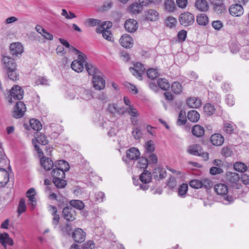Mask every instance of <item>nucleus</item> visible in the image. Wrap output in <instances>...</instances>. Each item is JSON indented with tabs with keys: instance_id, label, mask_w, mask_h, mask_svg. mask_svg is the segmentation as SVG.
<instances>
[{
	"instance_id": "obj_1",
	"label": "nucleus",
	"mask_w": 249,
	"mask_h": 249,
	"mask_svg": "<svg viewBox=\"0 0 249 249\" xmlns=\"http://www.w3.org/2000/svg\"><path fill=\"white\" fill-rule=\"evenodd\" d=\"M214 191L218 195L222 196L224 199L231 203L233 201L235 196L231 195L230 189H229L227 185L224 184L220 183L215 185Z\"/></svg>"
},
{
	"instance_id": "obj_2",
	"label": "nucleus",
	"mask_w": 249,
	"mask_h": 249,
	"mask_svg": "<svg viewBox=\"0 0 249 249\" xmlns=\"http://www.w3.org/2000/svg\"><path fill=\"white\" fill-rule=\"evenodd\" d=\"M24 91L18 85H14L9 91V95L7 97L9 103H12V99L20 100L23 98Z\"/></svg>"
},
{
	"instance_id": "obj_3",
	"label": "nucleus",
	"mask_w": 249,
	"mask_h": 249,
	"mask_svg": "<svg viewBox=\"0 0 249 249\" xmlns=\"http://www.w3.org/2000/svg\"><path fill=\"white\" fill-rule=\"evenodd\" d=\"M9 52L12 57L16 59L20 57L24 52V47L21 43H12L9 46Z\"/></svg>"
},
{
	"instance_id": "obj_4",
	"label": "nucleus",
	"mask_w": 249,
	"mask_h": 249,
	"mask_svg": "<svg viewBox=\"0 0 249 249\" xmlns=\"http://www.w3.org/2000/svg\"><path fill=\"white\" fill-rule=\"evenodd\" d=\"M134 67H130L129 70L132 74L140 80H142V74L145 73L146 69L144 65L141 63L137 62L134 65Z\"/></svg>"
},
{
	"instance_id": "obj_5",
	"label": "nucleus",
	"mask_w": 249,
	"mask_h": 249,
	"mask_svg": "<svg viewBox=\"0 0 249 249\" xmlns=\"http://www.w3.org/2000/svg\"><path fill=\"white\" fill-rule=\"evenodd\" d=\"M178 20L181 25L187 27L193 24L195 22V17L191 13L184 12L179 15Z\"/></svg>"
},
{
	"instance_id": "obj_6",
	"label": "nucleus",
	"mask_w": 249,
	"mask_h": 249,
	"mask_svg": "<svg viewBox=\"0 0 249 249\" xmlns=\"http://www.w3.org/2000/svg\"><path fill=\"white\" fill-rule=\"evenodd\" d=\"M26 110L25 104L22 101H18L13 108V117L19 119L23 116Z\"/></svg>"
},
{
	"instance_id": "obj_7",
	"label": "nucleus",
	"mask_w": 249,
	"mask_h": 249,
	"mask_svg": "<svg viewBox=\"0 0 249 249\" xmlns=\"http://www.w3.org/2000/svg\"><path fill=\"white\" fill-rule=\"evenodd\" d=\"M62 215L67 222H71L75 219L76 213L73 208L67 205L63 209Z\"/></svg>"
},
{
	"instance_id": "obj_8",
	"label": "nucleus",
	"mask_w": 249,
	"mask_h": 249,
	"mask_svg": "<svg viewBox=\"0 0 249 249\" xmlns=\"http://www.w3.org/2000/svg\"><path fill=\"white\" fill-rule=\"evenodd\" d=\"M239 179L240 177L237 173L228 172L226 174L225 181L228 184L232 187L237 185ZM236 188H238L237 186Z\"/></svg>"
},
{
	"instance_id": "obj_9",
	"label": "nucleus",
	"mask_w": 249,
	"mask_h": 249,
	"mask_svg": "<svg viewBox=\"0 0 249 249\" xmlns=\"http://www.w3.org/2000/svg\"><path fill=\"white\" fill-rule=\"evenodd\" d=\"M72 238L75 242L82 243L86 239V233L81 228H76L71 233Z\"/></svg>"
},
{
	"instance_id": "obj_10",
	"label": "nucleus",
	"mask_w": 249,
	"mask_h": 249,
	"mask_svg": "<svg viewBox=\"0 0 249 249\" xmlns=\"http://www.w3.org/2000/svg\"><path fill=\"white\" fill-rule=\"evenodd\" d=\"M1 56L2 57V62L6 71L12 70V69H16V67H17V64L15 61L16 59L5 54H2Z\"/></svg>"
},
{
	"instance_id": "obj_11",
	"label": "nucleus",
	"mask_w": 249,
	"mask_h": 249,
	"mask_svg": "<svg viewBox=\"0 0 249 249\" xmlns=\"http://www.w3.org/2000/svg\"><path fill=\"white\" fill-rule=\"evenodd\" d=\"M229 10L230 14L234 17H240L244 13L242 5L238 3L231 5L230 7Z\"/></svg>"
},
{
	"instance_id": "obj_12",
	"label": "nucleus",
	"mask_w": 249,
	"mask_h": 249,
	"mask_svg": "<svg viewBox=\"0 0 249 249\" xmlns=\"http://www.w3.org/2000/svg\"><path fill=\"white\" fill-rule=\"evenodd\" d=\"M93 87L97 90H102L105 87L106 81L100 76H94L92 77Z\"/></svg>"
},
{
	"instance_id": "obj_13",
	"label": "nucleus",
	"mask_w": 249,
	"mask_h": 249,
	"mask_svg": "<svg viewBox=\"0 0 249 249\" xmlns=\"http://www.w3.org/2000/svg\"><path fill=\"white\" fill-rule=\"evenodd\" d=\"M126 158L129 160H138L141 155L139 150L136 147H133L126 151Z\"/></svg>"
},
{
	"instance_id": "obj_14",
	"label": "nucleus",
	"mask_w": 249,
	"mask_h": 249,
	"mask_svg": "<svg viewBox=\"0 0 249 249\" xmlns=\"http://www.w3.org/2000/svg\"><path fill=\"white\" fill-rule=\"evenodd\" d=\"M121 45L124 48H130L133 46V40L130 36L124 34L120 39Z\"/></svg>"
},
{
	"instance_id": "obj_15",
	"label": "nucleus",
	"mask_w": 249,
	"mask_h": 249,
	"mask_svg": "<svg viewBox=\"0 0 249 249\" xmlns=\"http://www.w3.org/2000/svg\"><path fill=\"white\" fill-rule=\"evenodd\" d=\"M86 58L84 57L83 60H74L71 64V68L77 72H80L83 71L84 69V63H85Z\"/></svg>"
},
{
	"instance_id": "obj_16",
	"label": "nucleus",
	"mask_w": 249,
	"mask_h": 249,
	"mask_svg": "<svg viewBox=\"0 0 249 249\" xmlns=\"http://www.w3.org/2000/svg\"><path fill=\"white\" fill-rule=\"evenodd\" d=\"M137 21L134 19H129L125 21L124 26L125 30L130 33L135 32L137 28Z\"/></svg>"
},
{
	"instance_id": "obj_17",
	"label": "nucleus",
	"mask_w": 249,
	"mask_h": 249,
	"mask_svg": "<svg viewBox=\"0 0 249 249\" xmlns=\"http://www.w3.org/2000/svg\"><path fill=\"white\" fill-rule=\"evenodd\" d=\"M40 164L46 171H49L54 166V163L49 158L43 157L40 159Z\"/></svg>"
},
{
	"instance_id": "obj_18",
	"label": "nucleus",
	"mask_w": 249,
	"mask_h": 249,
	"mask_svg": "<svg viewBox=\"0 0 249 249\" xmlns=\"http://www.w3.org/2000/svg\"><path fill=\"white\" fill-rule=\"evenodd\" d=\"M9 180V174L4 168H0V187L5 186Z\"/></svg>"
},
{
	"instance_id": "obj_19",
	"label": "nucleus",
	"mask_w": 249,
	"mask_h": 249,
	"mask_svg": "<svg viewBox=\"0 0 249 249\" xmlns=\"http://www.w3.org/2000/svg\"><path fill=\"white\" fill-rule=\"evenodd\" d=\"M224 137L218 133L214 134L210 137V141L214 146H221L224 142Z\"/></svg>"
},
{
	"instance_id": "obj_20",
	"label": "nucleus",
	"mask_w": 249,
	"mask_h": 249,
	"mask_svg": "<svg viewBox=\"0 0 249 249\" xmlns=\"http://www.w3.org/2000/svg\"><path fill=\"white\" fill-rule=\"evenodd\" d=\"M202 146L198 144H194L188 146L187 152L193 155L198 156L200 152H202Z\"/></svg>"
},
{
	"instance_id": "obj_21",
	"label": "nucleus",
	"mask_w": 249,
	"mask_h": 249,
	"mask_svg": "<svg viewBox=\"0 0 249 249\" xmlns=\"http://www.w3.org/2000/svg\"><path fill=\"white\" fill-rule=\"evenodd\" d=\"M145 16L146 18L151 21H155L159 18V14L154 9H149L145 12Z\"/></svg>"
},
{
	"instance_id": "obj_22",
	"label": "nucleus",
	"mask_w": 249,
	"mask_h": 249,
	"mask_svg": "<svg viewBox=\"0 0 249 249\" xmlns=\"http://www.w3.org/2000/svg\"><path fill=\"white\" fill-rule=\"evenodd\" d=\"M195 7L201 12H206L209 9V5L206 0H196L195 4Z\"/></svg>"
},
{
	"instance_id": "obj_23",
	"label": "nucleus",
	"mask_w": 249,
	"mask_h": 249,
	"mask_svg": "<svg viewBox=\"0 0 249 249\" xmlns=\"http://www.w3.org/2000/svg\"><path fill=\"white\" fill-rule=\"evenodd\" d=\"M192 134L197 138L202 137L204 135V128L201 125L195 124L192 128Z\"/></svg>"
},
{
	"instance_id": "obj_24",
	"label": "nucleus",
	"mask_w": 249,
	"mask_h": 249,
	"mask_svg": "<svg viewBox=\"0 0 249 249\" xmlns=\"http://www.w3.org/2000/svg\"><path fill=\"white\" fill-rule=\"evenodd\" d=\"M60 169L62 171L66 172L69 170L70 165L69 163L64 160H59L54 162V166Z\"/></svg>"
},
{
	"instance_id": "obj_25",
	"label": "nucleus",
	"mask_w": 249,
	"mask_h": 249,
	"mask_svg": "<svg viewBox=\"0 0 249 249\" xmlns=\"http://www.w3.org/2000/svg\"><path fill=\"white\" fill-rule=\"evenodd\" d=\"M145 156L148 159V164L152 167L154 168L155 170H156V167L158 161V158L157 155L155 153H153Z\"/></svg>"
},
{
	"instance_id": "obj_26",
	"label": "nucleus",
	"mask_w": 249,
	"mask_h": 249,
	"mask_svg": "<svg viewBox=\"0 0 249 249\" xmlns=\"http://www.w3.org/2000/svg\"><path fill=\"white\" fill-rule=\"evenodd\" d=\"M144 152L143 154L144 156L149 155L150 154H153L154 151L155 150V145L153 142L151 140L148 141L144 146Z\"/></svg>"
},
{
	"instance_id": "obj_27",
	"label": "nucleus",
	"mask_w": 249,
	"mask_h": 249,
	"mask_svg": "<svg viewBox=\"0 0 249 249\" xmlns=\"http://www.w3.org/2000/svg\"><path fill=\"white\" fill-rule=\"evenodd\" d=\"M196 22L199 25L205 26L209 22L208 17L204 13L198 14L196 16Z\"/></svg>"
},
{
	"instance_id": "obj_28",
	"label": "nucleus",
	"mask_w": 249,
	"mask_h": 249,
	"mask_svg": "<svg viewBox=\"0 0 249 249\" xmlns=\"http://www.w3.org/2000/svg\"><path fill=\"white\" fill-rule=\"evenodd\" d=\"M187 118L190 121L196 123L199 120L200 115L196 110H192L188 112Z\"/></svg>"
},
{
	"instance_id": "obj_29",
	"label": "nucleus",
	"mask_w": 249,
	"mask_h": 249,
	"mask_svg": "<svg viewBox=\"0 0 249 249\" xmlns=\"http://www.w3.org/2000/svg\"><path fill=\"white\" fill-rule=\"evenodd\" d=\"M85 68L89 74L93 77L96 76L97 73L98 69L92 64L86 62L85 63Z\"/></svg>"
},
{
	"instance_id": "obj_30",
	"label": "nucleus",
	"mask_w": 249,
	"mask_h": 249,
	"mask_svg": "<svg viewBox=\"0 0 249 249\" xmlns=\"http://www.w3.org/2000/svg\"><path fill=\"white\" fill-rule=\"evenodd\" d=\"M138 160L137 167L141 169H146L149 165L147 158L143 154L141 157L140 156Z\"/></svg>"
},
{
	"instance_id": "obj_31",
	"label": "nucleus",
	"mask_w": 249,
	"mask_h": 249,
	"mask_svg": "<svg viewBox=\"0 0 249 249\" xmlns=\"http://www.w3.org/2000/svg\"><path fill=\"white\" fill-rule=\"evenodd\" d=\"M60 228L63 235L70 236L71 234L72 226L71 223L67 222L65 226H60Z\"/></svg>"
},
{
	"instance_id": "obj_32",
	"label": "nucleus",
	"mask_w": 249,
	"mask_h": 249,
	"mask_svg": "<svg viewBox=\"0 0 249 249\" xmlns=\"http://www.w3.org/2000/svg\"><path fill=\"white\" fill-rule=\"evenodd\" d=\"M140 179L143 183L147 184L149 183L151 179L150 172L144 170V172L140 176Z\"/></svg>"
},
{
	"instance_id": "obj_33",
	"label": "nucleus",
	"mask_w": 249,
	"mask_h": 249,
	"mask_svg": "<svg viewBox=\"0 0 249 249\" xmlns=\"http://www.w3.org/2000/svg\"><path fill=\"white\" fill-rule=\"evenodd\" d=\"M187 105L191 108H197L200 106V101L196 98L190 97L187 100Z\"/></svg>"
},
{
	"instance_id": "obj_34",
	"label": "nucleus",
	"mask_w": 249,
	"mask_h": 249,
	"mask_svg": "<svg viewBox=\"0 0 249 249\" xmlns=\"http://www.w3.org/2000/svg\"><path fill=\"white\" fill-rule=\"evenodd\" d=\"M80 97L85 100L94 98L93 92L90 89H83L80 92Z\"/></svg>"
},
{
	"instance_id": "obj_35",
	"label": "nucleus",
	"mask_w": 249,
	"mask_h": 249,
	"mask_svg": "<svg viewBox=\"0 0 249 249\" xmlns=\"http://www.w3.org/2000/svg\"><path fill=\"white\" fill-rule=\"evenodd\" d=\"M71 208H76L80 210H82L85 207V204L83 201L79 200H71L70 201V205Z\"/></svg>"
},
{
	"instance_id": "obj_36",
	"label": "nucleus",
	"mask_w": 249,
	"mask_h": 249,
	"mask_svg": "<svg viewBox=\"0 0 249 249\" xmlns=\"http://www.w3.org/2000/svg\"><path fill=\"white\" fill-rule=\"evenodd\" d=\"M158 85L161 89L168 90L170 88V84L165 78H160L158 79Z\"/></svg>"
},
{
	"instance_id": "obj_37",
	"label": "nucleus",
	"mask_w": 249,
	"mask_h": 249,
	"mask_svg": "<svg viewBox=\"0 0 249 249\" xmlns=\"http://www.w3.org/2000/svg\"><path fill=\"white\" fill-rule=\"evenodd\" d=\"M65 178H54L53 179V182L54 185L58 188H63L67 185V182L64 179Z\"/></svg>"
},
{
	"instance_id": "obj_38",
	"label": "nucleus",
	"mask_w": 249,
	"mask_h": 249,
	"mask_svg": "<svg viewBox=\"0 0 249 249\" xmlns=\"http://www.w3.org/2000/svg\"><path fill=\"white\" fill-rule=\"evenodd\" d=\"M30 127L35 131H38L42 128L41 123L36 119H31L29 121Z\"/></svg>"
},
{
	"instance_id": "obj_39",
	"label": "nucleus",
	"mask_w": 249,
	"mask_h": 249,
	"mask_svg": "<svg viewBox=\"0 0 249 249\" xmlns=\"http://www.w3.org/2000/svg\"><path fill=\"white\" fill-rule=\"evenodd\" d=\"M204 113L207 116H211L215 112V107L214 106L210 103L205 105L203 107Z\"/></svg>"
},
{
	"instance_id": "obj_40",
	"label": "nucleus",
	"mask_w": 249,
	"mask_h": 249,
	"mask_svg": "<svg viewBox=\"0 0 249 249\" xmlns=\"http://www.w3.org/2000/svg\"><path fill=\"white\" fill-rule=\"evenodd\" d=\"M36 138L37 142L40 144L45 145L48 143V140L44 134L36 132Z\"/></svg>"
},
{
	"instance_id": "obj_41",
	"label": "nucleus",
	"mask_w": 249,
	"mask_h": 249,
	"mask_svg": "<svg viewBox=\"0 0 249 249\" xmlns=\"http://www.w3.org/2000/svg\"><path fill=\"white\" fill-rule=\"evenodd\" d=\"M187 121L185 111L181 110L178 114V117L177 120V124L181 126L185 124Z\"/></svg>"
},
{
	"instance_id": "obj_42",
	"label": "nucleus",
	"mask_w": 249,
	"mask_h": 249,
	"mask_svg": "<svg viewBox=\"0 0 249 249\" xmlns=\"http://www.w3.org/2000/svg\"><path fill=\"white\" fill-rule=\"evenodd\" d=\"M52 169V176L53 178L65 177V172L62 171V170L55 167Z\"/></svg>"
},
{
	"instance_id": "obj_43",
	"label": "nucleus",
	"mask_w": 249,
	"mask_h": 249,
	"mask_svg": "<svg viewBox=\"0 0 249 249\" xmlns=\"http://www.w3.org/2000/svg\"><path fill=\"white\" fill-rule=\"evenodd\" d=\"M177 23V19L172 16L168 17L165 20V26L169 28L175 27Z\"/></svg>"
},
{
	"instance_id": "obj_44",
	"label": "nucleus",
	"mask_w": 249,
	"mask_h": 249,
	"mask_svg": "<svg viewBox=\"0 0 249 249\" xmlns=\"http://www.w3.org/2000/svg\"><path fill=\"white\" fill-rule=\"evenodd\" d=\"M7 74L10 79L13 81H17L18 79V74L17 73V69H12V70H9L7 71Z\"/></svg>"
},
{
	"instance_id": "obj_45",
	"label": "nucleus",
	"mask_w": 249,
	"mask_h": 249,
	"mask_svg": "<svg viewBox=\"0 0 249 249\" xmlns=\"http://www.w3.org/2000/svg\"><path fill=\"white\" fill-rule=\"evenodd\" d=\"M164 7L166 10L170 12H174L176 9L174 1L172 0H167L164 2Z\"/></svg>"
},
{
	"instance_id": "obj_46",
	"label": "nucleus",
	"mask_w": 249,
	"mask_h": 249,
	"mask_svg": "<svg viewBox=\"0 0 249 249\" xmlns=\"http://www.w3.org/2000/svg\"><path fill=\"white\" fill-rule=\"evenodd\" d=\"M234 169L238 172H244L248 169L247 165L243 162H237L233 165Z\"/></svg>"
},
{
	"instance_id": "obj_47",
	"label": "nucleus",
	"mask_w": 249,
	"mask_h": 249,
	"mask_svg": "<svg viewBox=\"0 0 249 249\" xmlns=\"http://www.w3.org/2000/svg\"><path fill=\"white\" fill-rule=\"evenodd\" d=\"M171 89L172 91L176 94L180 93L182 90V86L178 82H174L172 85Z\"/></svg>"
},
{
	"instance_id": "obj_48",
	"label": "nucleus",
	"mask_w": 249,
	"mask_h": 249,
	"mask_svg": "<svg viewBox=\"0 0 249 249\" xmlns=\"http://www.w3.org/2000/svg\"><path fill=\"white\" fill-rule=\"evenodd\" d=\"M147 77L151 79H155L159 76L157 71L153 68H149L146 71Z\"/></svg>"
},
{
	"instance_id": "obj_49",
	"label": "nucleus",
	"mask_w": 249,
	"mask_h": 249,
	"mask_svg": "<svg viewBox=\"0 0 249 249\" xmlns=\"http://www.w3.org/2000/svg\"><path fill=\"white\" fill-rule=\"evenodd\" d=\"M188 185L186 183H182L179 187L178 194L181 197H184L188 191Z\"/></svg>"
},
{
	"instance_id": "obj_50",
	"label": "nucleus",
	"mask_w": 249,
	"mask_h": 249,
	"mask_svg": "<svg viewBox=\"0 0 249 249\" xmlns=\"http://www.w3.org/2000/svg\"><path fill=\"white\" fill-rule=\"evenodd\" d=\"M126 113H128L131 115V117H139L140 116V113L137 109L134 107L133 106H129V107L126 108Z\"/></svg>"
},
{
	"instance_id": "obj_51",
	"label": "nucleus",
	"mask_w": 249,
	"mask_h": 249,
	"mask_svg": "<svg viewBox=\"0 0 249 249\" xmlns=\"http://www.w3.org/2000/svg\"><path fill=\"white\" fill-rule=\"evenodd\" d=\"M68 48L69 49L70 51L74 52L76 54H77L78 59L83 60L84 57H86V55L84 53L81 52L73 46L70 45V47Z\"/></svg>"
},
{
	"instance_id": "obj_52",
	"label": "nucleus",
	"mask_w": 249,
	"mask_h": 249,
	"mask_svg": "<svg viewBox=\"0 0 249 249\" xmlns=\"http://www.w3.org/2000/svg\"><path fill=\"white\" fill-rule=\"evenodd\" d=\"M190 186L195 189H199L202 188V183L201 180L193 179L189 182Z\"/></svg>"
},
{
	"instance_id": "obj_53",
	"label": "nucleus",
	"mask_w": 249,
	"mask_h": 249,
	"mask_svg": "<svg viewBox=\"0 0 249 249\" xmlns=\"http://www.w3.org/2000/svg\"><path fill=\"white\" fill-rule=\"evenodd\" d=\"M26 211V205L25 200L23 198H21L19 200V205L18 209V212L19 214H21Z\"/></svg>"
},
{
	"instance_id": "obj_54",
	"label": "nucleus",
	"mask_w": 249,
	"mask_h": 249,
	"mask_svg": "<svg viewBox=\"0 0 249 249\" xmlns=\"http://www.w3.org/2000/svg\"><path fill=\"white\" fill-rule=\"evenodd\" d=\"M223 130L227 134H232L234 131L233 125L231 123H225L224 125Z\"/></svg>"
},
{
	"instance_id": "obj_55",
	"label": "nucleus",
	"mask_w": 249,
	"mask_h": 249,
	"mask_svg": "<svg viewBox=\"0 0 249 249\" xmlns=\"http://www.w3.org/2000/svg\"><path fill=\"white\" fill-rule=\"evenodd\" d=\"M9 236V234L6 232L1 233L0 232V243L3 247L6 248V240Z\"/></svg>"
},
{
	"instance_id": "obj_56",
	"label": "nucleus",
	"mask_w": 249,
	"mask_h": 249,
	"mask_svg": "<svg viewBox=\"0 0 249 249\" xmlns=\"http://www.w3.org/2000/svg\"><path fill=\"white\" fill-rule=\"evenodd\" d=\"M201 182L202 183V188H204L206 190L210 189L213 185L212 181L208 179H203L201 180Z\"/></svg>"
},
{
	"instance_id": "obj_57",
	"label": "nucleus",
	"mask_w": 249,
	"mask_h": 249,
	"mask_svg": "<svg viewBox=\"0 0 249 249\" xmlns=\"http://www.w3.org/2000/svg\"><path fill=\"white\" fill-rule=\"evenodd\" d=\"M232 152L231 148L229 147H223L221 151V153L223 156L229 157L231 156Z\"/></svg>"
},
{
	"instance_id": "obj_58",
	"label": "nucleus",
	"mask_w": 249,
	"mask_h": 249,
	"mask_svg": "<svg viewBox=\"0 0 249 249\" xmlns=\"http://www.w3.org/2000/svg\"><path fill=\"white\" fill-rule=\"evenodd\" d=\"M130 10L133 13H139L141 12L142 8L140 7L136 2L129 6Z\"/></svg>"
},
{
	"instance_id": "obj_59",
	"label": "nucleus",
	"mask_w": 249,
	"mask_h": 249,
	"mask_svg": "<svg viewBox=\"0 0 249 249\" xmlns=\"http://www.w3.org/2000/svg\"><path fill=\"white\" fill-rule=\"evenodd\" d=\"M223 172V169L220 167L213 166L211 167L210 169V173L213 175L220 174Z\"/></svg>"
},
{
	"instance_id": "obj_60",
	"label": "nucleus",
	"mask_w": 249,
	"mask_h": 249,
	"mask_svg": "<svg viewBox=\"0 0 249 249\" xmlns=\"http://www.w3.org/2000/svg\"><path fill=\"white\" fill-rule=\"evenodd\" d=\"M48 80L45 77L39 76L37 80L36 81V85H48Z\"/></svg>"
},
{
	"instance_id": "obj_61",
	"label": "nucleus",
	"mask_w": 249,
	"mask_h": 249,
	"mask_svg": "<svg viewBox=\"0 0 249 249\" xmlns=\"http://www.w3.org/2000/svg\"><path fill=\"white\" fill-rule=\"evenodd\" d=\"M187 36V31L184 30H182L178 32V37L180 41H184L186 39Z\"/></svg>"
},
{
	"instance_id": "obj_62",
	"label": "nucleus",
	"mask_w": 249,
	"mask_h": 249,
	"mask_svg": "<svg viewBox=\"0 0 249 249\" xmlns=\"http://www.w3.org/2000/svg\"><path fill=\"white\" fill-rule=\"evenodd\" d=\"M87 23L90 26H94L96 25H99L101 23V20L94 18H88L87 20Z\"/></svg>"
},
{
	"instance_id": "obj_63",
	"label": "nucleus",
	"mask_w": 249,
	"mask_h": 249,
	"mask_svg": "<svg viewBox=\"0 0 249 249\" xmlns=\"http://www.w3.org/2000/svg\"><path fill=\"white\" fill-rule=\"evenodd\" d=\"M141 134L140 129L138 127H136L132 131V136L136 140L141 138Z\"/></svg>"
},
{
	"instance_id": "obj_64",
	"label": "nucleus",
	"mask_w": 249,
	"mask_h": 249,
	"mask_svg": "<svg viewBox=\"0 0 249 249\" xmlns=\"http://www.w3.org/2000/svg\"><path fill=\"white\" fill-rule=\"evenodd\" d=\"M94 248V244L93 241L89 240L83 245V249H92Z\"/></svg>"
}]
</instances>
